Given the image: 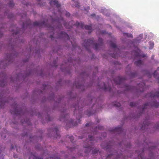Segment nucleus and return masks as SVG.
I'll return each instance as SVG.
<instances>
[{"mask_svg": "<svg viewBox=\"0 0 159 159\" xmlns=\"http://www.w3.org/2000/svg\"><path fill=\"white\" fill-rule=\"evenodd\" d=\"M99 43L98 44L95 43L94 42L93 38L91 39H88L85 40L84 41L83 43V45L85 48L88 51H89V47L91 45H93L94 46V48L96 50H97L99 47L102 45L103 40L101 38H99L98 39Z\"/></svg>", "mask_w": 159, "mask_h": 159, "instance_id": "1", "label": "nucleus"}, {"mask_svg": "<svg viewBox=\"0 0 159 159\" xmlns=\"http://www.w3.org/2000/svg\"><path fill=\"white\" fill-rule=\"evenodd\" d=\"M33 25L34 26H38L40 27H47L49 28V29L54 30V27H52L50 25L47 24L43 21L42 22L35 21L33 23Z\"/></svg>", "mask_w": 159, "mask_h": 159, "instance_id": "2", "label": "nucleus"}, {"mask_svg": "<svg viewBox=\"0 0 159 159\" xmlns=\"http://www.w3.org/2000/svg\"><path fill=\"white\" fill-rule=\"evenodd\" d=\"M74 25L76 26L77 27H80L82 29L84 28L86 30H89V33H90L92 31V26L91 25H84L83 23H80L78 22H76Z\"/></svg>", "mask_w": 159, "mask_h": 159, "instance_id": "3", "label": "nucleus"}, {"mask_svg": "<svg viewBox=\"0 0 159 159\" xmlns=\"http://www.w3.org/2000/svg\"><path fill=\"white\" fill-rule=\"evenodd\" d=\"M89 140L88 141V142L89 143V145L84 147L85 148H86L87 150L88 151H87L86 150H85V153H87L88 152H89L92 149L91 146L93 145V142H92V141L93 140V138L92 136L89 135Z\"/></svg>", "mask_w": 159, "mask_h": 159, "instance_id": "4", "label": "nucleus"}, {"mask_svg": "<svg viewBox=\"0 0 159 159\" xmlns=\"http://www.w3.org/2000/svg\"><path fill=\"white\" fill-rule=\"evenodd\" d=\"M12 106L15 108L14 111H12L11 110L10 112L11 114L15 115H21V110L20 109H19L18 105L15 104V105H13Z\"/></svg>", "mask_w": 159, "mask_h": 159, "instance_id": "5", "label": "nucleus"}, {"mask_svg": "<svg viewBox=\"0 0 159 159\" xmlns=\"http://www.w3.org/2000/svg\"><path fill=\"white\" fill-rule=\"evenodd\" d=\"M125 80V77L118 76L113 80V81L116 84H122Z\"/></svg>", "mask_w": 159, "mask_h": 159, "instance_id": "6", "label": "nucleus"}, {"mask_svg": "<svg viewBox=\"0 0 159 159\" xmlns=\"http://www.w3.org/2000/svg\"><path fill=\"white\" fill-rule=\"evenodd\" d=\"M151 105L152 106L158 107L159 106V103L157 102L156 101H153L152 102L151 104L150 103H147L144 105V106L142 109L143 112L144 111L145 109L147 108V107L149 105Z\"/></svg>", "mask_w": 159, "mask_h": 159, "instance_id": "7", "label": "nucleus"}, {"mask_svg": "<svg viewBox=\"0 0 159 159\" xmlns=\"http://www.w3.org/2000/svg\"><path fill=\"white\" fill-rule=\"evenodd\" d=\"M145 84L143 82H141L138 84L139 88L137 90V92H143L144 90Z\"/></svg>", "mask_w": 159, "mask_h": 159, "instance_id": "8", "label": "nucleus"}, {"mask_svg": "<svg viewBox=\"0 0 159 159\" xmlns=\"http://www.w3.org/2000/svg\"><path fill=\"white\" fill-rule=\"evenodd\" d=\"M147 97H149L151 98H159V92H156L155 93L153 92L147 94L146 95Z\"/></svg>", "mask_w": 159, "mask_h": 159, "instance_id": "9", "label": "nucleus"}, {"mask_svg": "<svg viewBox=\"0 0 159 159\" xmlns=\"http://www.w3.org/2000/svg\"><path fill=\"white\" fill-rule=\"evenodd\" d=\"M64 38L67 39H70L68 35L64 32H61L59 34V37L57 38Z\"/></svg>", "mask_w": 159, "mask_h": 159, "instance_id": "10", "label": "nucleus"}, {"mask_svg": "<svg viewBox=\"0 0 159 159\" xmlns=\"http://www.w3.org/2000/svg\"><path fill=\"white\" fill-rule=\"evenodd\" d=\"M123 131V129L121 127H118L110 130L111 132H118L119 134L121 133Z\"/></svg>", "mask_w": 159, "mask_h": 159, "instance_id": "11", "label": "nucleus"}, {"mask_svg": "<svg viewBox=\"0 0 159 159\" xmlns=\"http://www.w3.org/2000/svg\"><path fill=\"white\" fill-rule=\"evenodd\" d=\"M50 4L51 6L53 5H55L58 8L60 7L61 6V5L59 4L58 1L56 0L50 1Z\"/></svg>", "mask_w": 159, "mask_h": 159, "instance_id": "12", "label": "nucleus"}, {"mask_svg": "<svg viewBox=\"0 0 159 159\" xmlns=\"http://www.w3.org/2000/svg\"><path fill=\"white\" fill-rule=\"evenodd\" d=\"M4 98L2 97H1L0 96V107L2 108L5 104V103L6 102H8V101H4Z\"/></svg>", "mask_w": 159, "mask_h": 159, "instance_id": "13", "label": "nucleus"}, {"mask_svg": "<svg viewBox=\"0 0 159 159\" xmlns=\"http://www.w3.org/2000/svg\"><path fill=\"white\" fill-rule=\"evenodd\" d=\"M103 84L104 86L102 88L105 91H111V88L110 86L108 85V86H106L105 84L104 83H103Z\"/></svg>", "mask_w": 159, "mask_h": 159, "instance_id": "14", "label": "nucleus"}, {"mask_svg": "<svg viewBox=\"0 0 159 159\" xmlns=\"http://www.w3.org/2000/svg\"><path fill=\"white\" fill-rule=\"evenodd\" d=\"M110 45L112 48L114 49L115 50H117L118 51H119V49L117 48L116 45L115 43L111 42Z\"/></svg>", "mask_w": 159, "mask_h": 159, "instance_id": "15", "label": "nucleus"}, {"mask_svg": "<svg viewBox=\"0 0 159 159\" xmlns=\"http://www.w3.org/2000/svg\"><path fill=\"white\" fill-rule=\"evenodd\" d=\"M150 124V123L148 120H147V121L146 120L143 121V125L142 126V128L143 129V127L145 128L146 126L149 125Z\"/></svg>", "mask_w": 159, "mask_h": 159, "instance_id": "16", "label": "nucleus"}, {"mask_svg": "<svg viewBox=\"0 0 159 159\" xmlns=\"http://www.w3.org/2000/svg\"><path fill=\"white\" fill-rule=\"evenodd\" d=\"M157 71H159V67H158L157 69L156 70H155L154 73L153 74V76L154 77L157 79V80L159 81V78L158 77H157Z\"/></svg>", "mask_w": 159, "mask_h": 159, "instance_id": "17", "label": "nucleus"}, {"mask_svg": "<svg viewBox=\"0 0 159 159\" xmlns=\"http://www.w3.org/2000/svg\"><path fill=\"white\" fill-rule=\"evenodd\" d=\"M29 159H43V158L37 157L34 155L31 154L30 157Z\"/></svg>", "mask_w": 159, "mask_h": 159, "instance_id": "18", "label": "nucleus"}, {"mask_svg": "<svg viewBox=\"0 0 159 159\" xmlns=\"http://www.w3.org/2000/svg\"><path fill=\"white\" fill-rule=\"evenodd\" d=\"M135 89V87L130 86H126V90H133Z\"/></svg>", "mask_w": 159, "mask_h": 159, "instance_id": "19", "label": "nucleus"}, {"mask_svg": "<svg viewBox=\"0 0 159 159\" xmlns=\"http://www.w3.org/2000/svg\"><path fill=\"white\" fill-rule=\"evenodd\" d=\"M143 62L141 60H139L134 62V64L137 66H139L142 64Z\"/></svg>", "mask_w": 159, "mask_h": 159, "instance_id": "20", "label": "nucleus"}, {"mask_svg": "<svg viewBox=\"0 0 159 159\" xmlns=\"http://www.w3.org/2000/svg\"><path fill=\"white\" fill-rule=\"evenodd\" d=\"M114 106L116 107H120L121 106L120 103L117 102H115L113 104Z\"/></svg>", "mask_w": 159, "mask_h": 159, "instance_id": "21", "label": "nucleus"}, {"mask_svg": "<svg viewBox=\"0 0 159 159\" xmlns=\"http://www.w3.org/2000/svg\"><path fill=\"white\" fill-rule=\"evenodd\" d=\"M70 124H69L70 125V126H69V127H70L71 126H76L77 124V123H75L73 124V120H71L70 122Z\"/></svg>", "mask_w": 159, "mask_h": 159, "instance_id": "22", "label": "nucleus"}, {"mask_svg": "<svg viewBox=\"0 0 159 159\" xmlns=\"http://www.w3.org/2000/svg\"><path fill=\"white\" fill-rule=\"evenodd\" d=\"M75 110L74 111V112L75 113L78 111H79L80 110V109L79 108V107L77 105H75Z\"/></svg>", "mask_w": 159, "mask_h": 159, "instance_id": "23", "label": "nucleus"}, {"mask_svg": "<svg viewBox=\"0 0 159 159\" xmlns=\"http://www.w3.org/2000/svg\"><path fill=\"white\" fill-rule=\"evenodd\" d=\"M124 35L125 36H126L128 37H131V38H132L133 37V36L132 34H129L128 33L124 34Z\"/></svg>", "mask_w": 159, "mask_h": 159, "instance_id": "24", "label": "nucleus"}, {"mask_svg": "<svg viewBox=\"0 0 159 159\" xmlns=\"http://www.w3.org/2000/svg\"><path fill=\"white\" fill-rule=\"evenodd\" d=\"M111 56L113 58H116L118 57V54L117 53H114L111 54Z\"/></svg>", "mask_w": 159, "mask_h": 159, "instance_id": "25", "label": "nucleus"}, {"mask_svg": "<svg viewBox=\"0 0 159 159\" xmlns=\"http://www.w3.org/2000/svg\"><path fill=\"white\" fill-rule=\"evenodd\" d=\"M154 46V43L153 42H150V47L149 49H152L153 48Z\"/></svg>", "mask_w": 159, "mask_h": 159, "instance_id": "26", "label": "nucleus"}, {"mask_svg": "<svg viewBox=\"0 0 159 159\" xmlns=\"http://www.w3.org/2000/svg\"><path fill=\"white\" fill-rule=\"evenodd\" d=\"M129 105L131 107H133L137 105V103L135 102H131L130 103Z\"/></svg>", "mask_w": 159, "mask_h": 159, "instance_id": "27", "label": "nucleus"}, {"mask_svg": "<svg viewBox=\"0 0 159 159\" xmlns=\"http://www.w3.org/2000/svg\"><path fill=\"white\" fill-rule=\"evenodd\" d=\"M14 6V4L13 1H11L9 4V7H13Z\"/></svg>", "mask_w": 159, "mask_h": 159, "instance_id": "28", "label": "nucleus"}, {"mask_svg": "<svg viewBox=\"0 0 159 159\" xmlns=\"http://www.w3.org/2000/svg\"><path fill=\"white\" fill-rule=\"evenodd\" d=\"M96 129H98L100 130H102L103 129V127L102 126H98V127H96Z\"/></svg>", "mask_w": 159, "mask_h": 159, "instance_id": "29", "label": "nucleus"}, {"mask_svg": "<svg viewBox=\"0 0 159 159\" xmlns=\"http://www.w3.org/2000/svg\"><path fill=\"white\" fill-rule=\"evenodd\" d=\"M75 7H80V5H79V3L77 1H75Z\"/></svg>", "mask_w": 159, "mask_h": 159, "instance_id": "30", "label": "nucleus"}, {"mask_svg": "<svg viewBox=\"0 0 159 159\" xmlns=\"http://www.w3.org/2000/svg\"><path fill=\"white\" fill-rule=\"evenodd\" d=\"M51 158H52V159H60L59 158L57 157V155H55Z\"/></svg>", "mask_w": 159, "mask_h": 159, "instance_id": "31", "label": "nucleus"}, {"mask_svg": "<svg viewBox=\"0 0 159 159\" xmlns=\"http://www.w3.org/2000/svg\"><path fill=\"white\" fill-rule=\"evenodd\" d=\"M98 151L99 150H97L96 149H94L92 151L93 153V154L96 153L97 152H98Z\"/></svg>", "mask_w": 159, "mask_h": 159, "instance_id": "32", "label": "nucleus"}, {"mask_svg": "<svg viewBox=\"0 0 159 159\" xmlns=\"http://www.w3.org/2000/svg\"><path fill=\"white\" fill-rule=\"evenodd\" d=\"M70 140L71 142H73V141L74 140V138L73 136H70Z\"/></svg>", "mask_w": 159, "mask_h": 159, "instance_id": "33", "label": "nucleus"}, {"mask_svg": "<svg viewBox=\"0 0 159 159\" xmlns=\"http://www.w3.org/2000/svg\"><path fill=\"white\" fill-rule=\"evenodd\" d=\"M66 16L68 17L70 16V13L68 12H66Z\"/></svg>", "mask_w": 159, "mask_h": 159, "instance_id": "34", "label": "nucleus"}, {"mask_svg": "<svg viewBox=\"0 0 159 159\" xmlns=\"http://www.w3.org/2000/svg\"><path fill=\"white\" fill-rule=\"evenodd\" d=\"M54 129L55 130V132H56V133L57 134V131L58 130V129L57 127H55L54 128Z\"/></svg>", "mask_w": 159, "mask_h": 159, "instance_id": "35", "label": "nucleus"}, {"mask_svg": "<svg viewBox=\"0 0 159 159\" xmlns=\"http://www.w3.org/2000/svg\"><path fill=\"white\" fill-rule=\"evenodd\" d=\"M137 57H140V56L139 53H137L135 55Z\"/></svg>", "mask_w": 159, "mask_h": 159, "instance_id": "36", "label": "nucleus"}, {"mask_svg": "<svg viewBox=\"0 0 159 159\" xmlns=\"http://www.w3.org/2000/svg\"><path fill=\"white\" fill-rule=\"evenodd\" d=\"M1 150H2L0 148V153H1ZM3 158H4V157L2 155L1 156H0V159H3Z\"/></svg>", "mask_w": 159, "mask_h": 159, "instance_id": "37", "label": "nucleus"}, {"mask_svg": "<svg viewBox=\"0 0 159 159\" xmlns=\"http://www.w3.org/2000/svg\"><path fill=\"white\" fill-rule=\"evenodd\" d=\"M138 157L139 158H141V159H143V158L142 157V156L141 155H139L138 156Z\"/></svg>", "mask_w": 159, "mask_h": 159, "instance_id": "38", "label": "nucleus"}, {"mask_svg": "<svg viewBox=\"0 0 159 159\" xmlns=\"http://www.w3.org/2000/svg\"><path fill=\"white\" fill-rule=\"evenodd\" d=\"M92 115V114L90 112L87 114V115L89 116L91 115Z\"/></svg>", "mask_w": 159, "mask_h": 159, "instance_id": "39", "label": "nucleus"}, {"mask_svg": "<svg viewBox=\"0 0 159 159\" xmlns=\"http://www.w3.org/2000/svg\"><path fill=\"white\" fill-rule=\"evenodd\" d=\"M112 155H113L112 154L109 155H108V156L107 157V158H108L110 157V156H112Z\"/></svg>", "mask_w": 159, "mask_h": 159, "instance_id": "40", "label": "nucleus"}, {"mask_svg": "<svg viewBox=\"0 0 159 159\" xmlns=\"http://www.w3.org/2000/svg\"><path fill=\"white\" fill-rule=\"evenodd\" d=\"M18 32L16 31V32H13L12 33V34H18Z\"/></svg>", "mask_w": 159, "mask_h": 159, "instance_id": "41", "label": "nucleus"}, {"mask_svg": "<svg viewBox=\"0 0 159 159\" xmlns=\"http://www.w3.org/2000/svg\"><path fill=\"white\" fill-rule=\"evenodd\" d=\"M50 38L52 39L53 38V35H51L50 36Z\"/></svg>", "mask_w": 159, "mask_h": 159, "instance_id": "42", "label": "nucleus"}, {"mask_svg": "<svg viewBox=\"0 0 159 159\" xmlns=\"http://www.w3.org/2000/svg\"><path fill=\"white\" fill-rule=\"evenodd\" d=\"M89 124H90L89 123H86L85 125V126L86 127H88V126H89Z\"/></svg>", "mask_w": 159, "mask_h": 159, "instance_id": "43", "label": "nucleus"}, {"mask_svg": "<svg viewBox=\"0 0 159 159\" xmlns=\"http://www.w3.org/2000/svg\"><path fill=\"white\" fill-rule=\"evenodd\" d=\"M14 148V146H12V145H11V149H13Z\"/></svg>", "mask_w": 159, "mask_h": 159, "instance_id": "44", "label": "nucleus"}, {"mask_svg": "<svg viewBox=\"0 0 159 159\" xmlns=\"http://www.w3.org/2000/svg\"><path fill=\"white\" fill-rule=\"evenodd\" d=\"M14 157L15 158H16L17 157V155H14Z\"/></svg>", "mask_w": 159, "mask_h": 159, "instance_id": "45", "label": "nucleus"}, {"mask_svg": "<svg viewBox=\"0 0 159 159\" xmlns=\"http://www.w3.org/2000/svg\"><path fill=\"white\" fill-rule=\"evenodd\" d=\"M136 74L134 73V74H132V76L133 77L135 76H136Z\"/></svg>", "mask_w": 159, "mask_h": 159, "instance_id": "46", "label": "nucleus"}, {"mask_svg": "<svg viewBox=\"0 0 159 159\" xmlns=\"http://www.w3.org/2000/svg\"><path fill=\"white\" fill-rule=\"evenodd\" d=\"M102 34H105L106 33V31H102Z\"/></svg>", "mask_w": 159, "mask_h": 159, "instance_id": "47", "label": "nucleus"}, {"mask_svg": "<svg viewBox=\"0 0 159 159\" xmlns=\"http://www.w3.org/2000/svg\"><path fill=\"white\" fill-rule=\"evenodd\" d=\"M95 16V14H92L91 15V16Z\"/></svg>", "mask_w": 159, "mask_h": 159, "instance_id": "48", "label": "nucleus"}, {"mask_svg": "<svg viewBox=\"0 0 159 159\" xmlns=\"http://www.w3.org/2000/svg\"><path fill=\"white\" fill-rule=\"evenodd\" d=\"M38 4L40 5V6H43V4H41L40 3H38Z\"/></svg>", "mask_w": 159, "mask_h": 159, "instance_id": "49", "label": "nucleus"}, {"mask_svg": "<svg viewBox=\"0 0 159 159\" xmlns=\"http://www.w3.org/2000/svg\"><path fill=\"white\" fill-rule=\"evenodd\" d=\"M64 25H65V26L66 28H69V27H67L66 26V24H65Z\"/></svg>", "mask_w": 159, "mask_h": 159, "instance_id": "50", "label": "nucleus"}, {"mask_svg": "<svg viewBox=\"0 0 159 159\" xmlns=\"http://www.w3.org/2000/svg\"><path fill=\"white\" fill-rule=\"evenodd\" d=\"M77 121H78V123H80V119H78Z\"/></svg>", "mask_w": 159, "mask_h": 159, "instance_id": "51", "label": "nucleus"}, {"mask_svg": "<svg viewBox=\"0 0 159 159\" xmlns=\"http://www.w3.org/2000/svg\"><path fill=\"white\" fill-rule=\"evenodd\" d=\"M145 57V55H143V56H142V57Z\"/></svg>", "mask_w": 159, "mask_h": 159, "instance_id": "52", "label": "nucleus"}, {"mask_svg": "<svg viewBox=\"0 0 159 159\" xmlns=\"http://www.w3.org/2000/svg\"><path fill=\"white\" fill-rule=\"evenodd\" d=\"M92 101H93V100H95V98H93V99H92Z\"/></svg>", "mask_w": 159, "mask_h": 159, "instance_id": "53", "label": "nucleus"}, {"mask_svg": "<svg viewBox=\"0 0 159 159\" xmlns=\"http://www.w3.org/2000/svg\"><path fill=\"white\" fill-rule=\"evenodd\" d=\"M154 56H152V59H153V58H154Z\"/></svg>", "mask_w": 159, "mask_h": 159, "instance_id": "54", "label": "nucleus"}, {"mask_svg": "<svg viewBox=\"0 0 159 159\" xmlns=\"http://www.w3.org/2000/svg\"><path fill=\"white\" fill-rule=\"evenodd\" d=\"M66 116H64V118H66Z\"/></svg>", "mask_w": 159, "mask_h": 159, "instance_id": "55", "label": "nucleus"}, {"mask_svg": "<svg viewBox=\"0 0 159 159\" xmlns=\"http://www.w3.org/2000/svg\"><path fill=\"white\" fill-rule=\"evenodd\" d=\"M38 2L40 1L41 0H37Z\"/></svg>", "mask_w": 159, "mask_h": 159, "instance_id": "56", "label": "nucleus"}, {"mask_svg": "<svg viewBox=\"0 0 159 159\" xmlns=\"http://www.w3.org/2000/svg\"><path fill=\"white\" fill-rule=\"evenodd\" d=\"M76 87L77 88H78V87H77V85H76Z\"/></svg>", "mask_w": 159, "mask_h": 159, "instance_id": "57", "label": "nucleus"}, {"mask_svg": "<svg viewBox=\"0 0 159 159\" xmlns=\"http://www.w3.org/2000/svg\"><path fill=\"white\" fill-rule=\"evenodd\" d=\"M70 150H72V148H70Z\"/></svg>", "mask_w": 159, "mask_h": 159, "instance_id": "58", "label": "nucleus"}, {"mask_svg": "<svg viewBox=\"0 0 159 159\" xmlns=\"http://www.w3.org/2000/svg\"><path fill=\"white\" fill-rule=\"evenodd\" d=\"M71 44H72V42H71Z\"/></svg>", "mask_w": 159, "mask_h": 159, "instance_id": "59", "label": "nucleus"}, {"mask_svg": "<svg viewBox=\"0 0 159 159\" xmlns=\"http://www.w3.org/2000/svg\"><path fill=\"white\" fill-rule=\"evenodd\" d=\"M54 21L55 22H57V21L56 20H55Z\"/></svg>", "mask_w": 159, "mask_h": 159, "instance_id": "60", "label": "nucleus"}, {"mask_svg": "<svg viewBox=\"0 0 159 159\" xmlns=\"http://www.w3.org/2000/svg\"><path fill=\"white\" fill-rule=\"evenodd\" d=\"M25 16H26V14H25Z\"/></svg>", "mask_w": 159, "mask_h": 159, "instance_id": "61", "label": "nucleus"}, {"mask_svg": "<svg viewBox=\"0 0 159 159\" xmlns=\"http://www.w3.org/2000/svg\"><path fill=\"white\" fill-rule=\"evenodd\" d=\"M22 17H23V16H22Z\"/></svg>", "mask_w": 159, "mask_h": 159, "instance_id": "62", "label": "nucleus"}, {"mask_svg": "<svg viewBox=\"0 0 159 159\" xmlns=\"http://www.w3.org/2000/svg\"><path fill=\"white\" fill-rule=\"evenodd\" d=\"M68 125V124H67V126Z\"/></svg>", "mask_w": 159, "mask_h": 159, "instance_id": "63", "label": "nucleus"}, {"mask_svg": "<svg viewBox=\"0 0 159 159\" xmlns=\"http://www.w3.org/2000/svg\"><path fill=\"white\" fill-rule=\"evenodd\" d=\"M73 1H74V0H72Z\"/></svg>", "mask_w": 159, "mask_h": 159, "instance_id": "64", "label": "nucleus"}]
</instances>
